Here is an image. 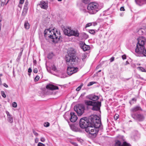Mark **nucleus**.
<instances>
[{"instance_id":"nucleus-9","label":"nucleus","mask_w":146,"mask_h":146,"mask_svg":"<svg viewBox=\"0 0 146 146\" xmlns=\"http://www.w3.org/2000/svg\"><path fill=\"white\" fill-rule=\"evenodd\" d=\"M131 117L134 120L140 122L143 121L145 119V116L144 115L139 113L132 115Z\"/></svg>"},{"instance_id":"nucleus-32","label":"nucleus","mask_w":146,"mask_h":146,"mask_svg":"<svg viewBox=\"0 0 146 146\" xmlns=\"http://www.w3.org/2000/svg\"><path fill=\"white\" fill-rule=\"evenodd\" d=\"M5 0H1V6H3L5 3Z\"/></svg>"},{"instance_id":"nucleus-43","label":"nucleus","mask_w":146,"mask_h":146,"mask_svg":"<svg viewBox=\"0 0 146 146\" xmlns=\"http://www.w3.org/2000/svg\"><path fill=\"white\" fill-rule=\"evenodd\" d=\"M92 24L91 23H89L87 24L85 26V28H87L88 27L91 26L92 25Z\"/></svg>"},{"instance_id":"nucleus-53","label":"nucleus","mask_w":146,"mask_h":146,"mask_svg":"<svg viewBox=\"0 0 146 146\" xmlns=\"http://www.w3.org/2000/svg\"><path fill=\"white\" fill-rule=\"evenodd\" d=\"M120 10L121 11H125V9L123 7H121L120 8Z\"/></svg>"},{"instance_id":"nucleus-3","label":"nucleus","mask_w":146,"mask_h":146,"mask_svg":"<svg viewBox=\"0 0 146 146\" xmlns=\"http://www.w3.org/2000/svg\"><path fill=\"white\" fill-rule=\"evenodd\" d=\"M68 55L66 58V60L67 64H70V62H78L79 60L76 56V52L74 49L70 48L68 52Z\"/></svg>"},{"instance_id":"nucleus-18","label":"nucleus","mask_w":146,"mask_h":146,"mask_svg":"<svg viewBox=\"0 0 146 146\" xmlns=\"http://www.w3.org/2000/svg\"><path fill=\"white\" fill-rule=\"evenodd\" d=\"M46 88L48 89H49L51 90L58 89V88L57 86H56L54 85L49 84L46 86Z\"/></svg>"},{"instance_id":"nucleus-52","label":"nucleus","mask_w":146,"mask_h":146,"mask_svg":"<svg viewBox=\"0 0 146 146\" xmlns=\"http://www.w3.org/2000/svg\"><path fill=\"white\" fill-rule=\"evenodd\" d=\"M38 138H36L35 139V143H37L38 142Z\"/></svg>"},{"instance_id":"nucleus-13","label":"nucleus","mask_w":146,"mask_h":146,"mask_svg":"<svg viewBox=\"0 0 146 146\" xmlns=\"http://www.w3.org/2000/svg\"><path fill=\"white\" fill-rule=\"evenodd\" d=\"M115 146H131V145L126 141L121 142L120 141L117 140L115 141Z\"/></svg>"},{"instance_id":"nucleus-17","label":"nucleus","mask_w":146,"mask_h":146,"mask_svg":"<svg viewBox=\"0 0 146 146\" xmlns=\"http://www.w3.org/2000/svg\"><path fill=\"white\" fill-rule=\"evenodd\" d=\"M72 30H71L69 28H68L64 29V33L65 35L69 36H72Z\"/></svg>"},{"instance_id":"nucleus-29","label":"nucleus","mask_w":146,"mask_h":146,"mask_svg":"<svg viewBox=\"0 0 146 146\" xmlns=\"http://www.w3.org/2000/svg\"><path fill=\"white\" fill-rule=\"evenodd\" d=\"M51 69L54 71H57V69L54 65H53L51 67Z\"/></svg>"},{"instance_id":"nucleus-37","label":"nucleus","mask_w":146,"mask_h":146,"mask_svg":"<svg viewBox=\"0 0 146 146\" xmlns=\"http://www.w3.org/2000/svg\"><path fill=\"white\" fill-rule=\"evenodd\" d=\"M96 83L95 82H89L87 85V86H91L93 84H94L95 83Z\"/></svg>"},{"instance_id":"nucleus-63","label":"nucleus","mask_w":146,"mask_h":146,"mask_svg":"<svg viewBox=\"0 0 146 146\" xmlns=\"http://www.w3.org/2000/svg\"><path fill=\"white\" fill-rule=\"evenodd\" d=\"M2 83H1V80H0V85H1Z\"/></svg>"},{"instance_id":"nucleus-1","label":"nucleus","mask_w":146,"mask_h":146,"mask_svg":"<svg viewBox=\"0 0 146 146\" xmlns=\"http://www.w3.org/2000/svg\"><path fill=\"white\" fill-rule=\"evenodd\" d=\"M86 98L90 100H85L84 102L86 105L88 106H92V110L93 111H100V108L101 105V103L100 102H95L99 99L98 96L94 94H92L88 95Z\"/></svg>"},{"instance_id":"nucleus-38","label":"nucleus","mask_w":146,"mask_h":146,"mask_svg":"<svg viewBox=\"0 0 146 146\" xmlns=\"http://www.w3.org/2000/svg\"><path fill=\"white\" fill-rule=\"evenodd\" d=\"M89 31L90 33L92 34H94L95 33V31L93 29L90 30Z\"/></svg>"},{"instance_id":"nucleus-15","label":"nucleus","mask_w":146,"mask_h":146,"mask_svg":"<svg viewBox=\"0 0 146 146\" xmlns=\"http://www.w3.org/2000/svg\"><path fill=\"white\" fill-rule=\"evenodd\" d=\"M40 7L42 9H46L48 7V3L43 1H40L39 4Z\"/></svg>"},{"instance_id":"nucleus-25","label":"nucleus","mask_w":146,"mask_h":146,"mask_svg":"<svg viewBox=\"0 0 146 146\" xmlns=\"http://www.w3.org/2000/svg\"><path fill=\"white\" fill-rule=\"evenodd\" d=\"M8 120L9 122L11 123L13 122V117L11 115L8 117Z\"/></svg>"},{"instance_id":"nucleus-20","label":"nucleus","mask_w":146,"mask_h":146,"mask_svg":"<svg viewBox=\"0 0 146 146\" xmlns=\"http://www.w3.org/2000/svg\"><path fill=\"white\" fill-rule=\"evenodd\" d=\"M70 126L71 129L74 131L78 132L80 131V129L74 125H70Z\"/></svg>"},{"instance_id":"nucleus-19","label":"nucleus","mask_w":146,"mask_h":146,"mask_svg":"<svg viewBox=\"0 0 146 146\" xmlns=\"http://www.w3.org/2000/svg\"><path fill=\"white\" fill-rule=\"evenodd\" d=\"M93 124L94 123H91V122L90 123L88 126L85 128V131L87 133H90L91 129H92L94 127Z\"/></svg>"},{"instance_id":"nucleus-22","label":"nucleus","mask_w":146,"mask_h":146,"mask_svg":"<svg viewBox=\"0 0 146 146\" xmlns=\"http://www.w3.org/2000/svg\"><path fill=\"white\" fill-rule=\"evenodd\" d=\"M145 30L144 29L141 28L138 31V34L140 35H143L145 32Z\"/></svg>"},{"instance_id":"nucleus-36","label":"nucleus","mask_w":146,"mask_h":146,"mask_svg":"<svg viewBox=\"0 0 146 146\" xmlns=\"http://www.w3.org/2000/svg\"><path fill=\"white\" fill-rule=\"evenodd\" d=\"M34 135L36 136H38V134L37 132H36L34 129H32Z\"/></svg>"},{"instance_id":"nucleus-2","label":"nucleus","mask_w":146,"mask_h":146,"mask_svg":"<svg viewBox=\"0 0 146 146\" xmlns=\"http://www.w3.org/2000/svg\"><path fill=\"white\" fill-rule=\"evenodd\" d=\"M97 118V115H92L89 116L88 118L86 117L82 118L80 121V126L82 128L85 129L88 126L90 123H92L94 121L96 120Z\"/></svg>"},{"instance_id":"nucleus-55","label":"nucleus","mask_w":146,"mask_h":146,"mask_svg":"<svg viewBox=\"0 0 146 146\" xmlns=\"http://www.w3.org/2000/svg\"><path fill=\"white\" fill-rule=\"evenodd\" d=\"M3 86L6 88L8 87V85L5 83H4L3 84Z\"/></svg>"},{"instance_id":"nucleus-60","label":"nucleus","mask_w":146,"mask_h":146,"mask_svg":"<svg viewBox=\"0 0 146 146\" xmlns=\"http://www.w3.org/2000/svg\"><path fill=\"white\" fill-rule=\"evenodd\" d=\"M21 4L20 5V4H19V5H18V7H20V8H21L22 7V5H21Z\"/></svg>"},{"instance_id":"nucleus-45","label":"nucleus","mask_w":146,"mask_h":146,"mask_svg":"<svg viewBox=\"0 0 146 146\" xmlns=\"http://www.w3.org/2000/svg\"><path fill=\"white\" fill-rule=\"evenodd\" d=\"M33 71L35 73H36L38 72V70L37 68H35L33 70Z\"/></svg>"},{"instance_id":"nucleus-21","label":"nucleus","mask_w":146,"mask_h":146,"mask_svg":"<svg viewBox=\"0 0 146 146\" xmlns=\"http://www.w3.org/2000/svg\"><path fill=\"white\" fill-rule=\"evenodd\" d=\"M72 36H74L76 37L78 36L79 35V33L78 30L74 31L72 30Z\"/></svg>"},{"instance_id":"nucleus-23","label":"nucleus","mask_w":146,"mask_h":146,"mask_svg":"<svg viewBox=\"0 0 146 146\" xmlns=\"http://www.w3.org/2000/svg\"><path fill=\"white\" fill-rule=\"evenodd\" d=\"M28 8H23V11L22 14V16H25L26 15L27 12Z\"/></svg>"},{"instance_id":"nucleus-44","label":"nucleus","mask_w":146,"mask_h":146,"mask_svg":"<svg viewBox=\"0 0 146 146\" xmlns=\"http://www.w3.org/2000/svg\"><path fill=\"white\" fill-rule=\"evenodd\" d=\"M40 77L38 76H36L35 78V80L37 81L39 79Z\"/></svg>"},{"instance_id":"nucleus-27","label":"nucleus","mask_w":146,"mask_h":146,"mask_svg":"<svg viewBox=\"0 0 146 146\" xmlns=\"http://www.w3.org/2000/svg\"><path fill=\"white\" fill-rule=\"evenodd\" d=\"M136 101V99L134 98H133L130 101L129 103L131 104H132L134 103V102H135Z\"/></svg>"},{"instance_id":"nucleus-62","label":"nucleus","mask_w":146,"mask_h":146,"mask_svg":"<svg viewBox=\"0 0 146 146\" xmlns=\"http://www.w3.org/2000/svg\"><path fill=\"white\" fill-rule=\"evenodd\" d=\"M129 62L127 61H126V65L127 64H129Z\"/></svg>"},{"instance_id":"nucleus-5","label":"nucleus","mask_w":146,"mask_h":146,"mask_svg":"<svg viewBox=\"0 0 146 146\" xmlns=\"http://www.w3.org/2000/svg\"><path fill=\"white\" fill-rule=\"evenodd\" d=\"M94 123V127L91 129L90 133H89L93 137H96L99 131V128L101 125L100 119L98 116L96 120L92 122Z\"/></svg>"},{"instance_id":"nucleus-42","label":"nucleus","mask_w":146,"mask_h":146,"mask_svg":"<svg viewBox=\"0 0 146 146\" xmlns=\"http://www.w3.org/2000/svg\"><path fill=\"white\" fill-rule=\"evenodd\" d=\"M114 57L113 56L111 57L110 59V60L111 62H113L114 60Z\"/></svg>"},{"instance_id":"nucleus-47","label":"nucleus","mask_w":146,"mask_h":146,"mask_svg":"<svg viewBox=\"0 0 146 146\" xmlns=\"http://www.w3.org/2000/svg\"><path fill=\"white\" fill-rule=\"evenodd\" d=\"M21 57L19 56H18L16 60V61L17 62H19L20 59V58H21Z\"/></svg>"},{"instance_id":"nucleus-8","label":"nucleus","mask_w":146,"mask_h":146,"mask_svg":"<svg viewBox=\"0 0 146 146\" xmlns=\"http://www.w3.org/2000/svg\"><path fill=\"white\" fill-rule=\"evenodd\" d=\"M74 109L77 113L78 115L80 116L84 112L85 107L84 105L82 104H78L74 106Z\"/></svg>"},{"instance_id":"nucleus-46","label":"nucleus","mask_w":146,"mask_h":146,"mask_svg":"<svg viewBox=\"0 0 146 146\" xmlns=\"http://www.w3.org/2000/svg\"><path fill=\"white\" fill-rule=\"evenodd\" d=\"M45 139L44 137H42L40 138V141L42 142H44L45 141Z\"/></svg>"},{"instance_id":"nucleus-31","label":"nucleus","mask_w":146,"mask_h":146,"mask_svg":"<svg viewBox=\"0 0 146 146\" xmlns=\"http://www.w3.org/2000/svg\"><path fill=\"white\" fill-rule=\"evenodd\" d=\"M139 69L142 72H146V70L143 68L141 67H138Z\"/></svg>"},{"instance_id":"nucleus-64","label":"nucleus","mask_w":146,"mask_h":146,"mask_svg":"<svg viewBox=\"0 0 146 146\" xmlns=\"http://www.w3.org/2000/svg\"><path fill=\"white\" fill-rule=\"evenodd\" d=\"M48 58L49 59H50V58H51V57H49V55L48 56Z\"/></svg>"},{"instance_id":"nucleus-11","label":"nucleus","mask_w":146,"mask_h":146,"mask_svg":"<svg viewBox=\"0 0 146 146\" xmlns=\"http://www.w3.org/2000/svg\"><path fill=\"white\" fill-rule=\"evenodd\" d=\"M138 46L139 48H141L142 46H144V45L146 41L145 38L143 36H140L137 38Z\"/></svg>"},{"instance_id":"nucleus-59","label":"nucleus","mask_w":146,"mask_h":146,"mask_svg":"<svg viewBox=\"0 0 146 146\" xmlns=\"http://www.w3.org/2000/svg\"><path fill=\"white\" fill-rule=\"evenodd\" d=\"M94 26H96L97 25V23H93Z\"/></svg>"},{"instance_id":"nucleus-16","label":"nucleus","mask_w":146,"mask_h":146,"mask_svg":"<svg viewBox=\"0 0 146 146\" xmlns=\"http://www.w3.org/2000/svg\"><path fill=\"white\" fill-rule=\"evenodd\" d=\"M80 47L84 51H87L89 50L90 49V46L88 45H86L84 43H82V44H81Z\"/></svg>"},{"instance_id":"nucleus-4","label":"nucleus","mask_w":146,"mask_h":146,"mask_svg":"<svg viewBox=\"0 0 146 146\" xmlns=\"http://www.w3.org/2000/svg\"><path fill=\"white\" fill-rule=\"evenodd\" d=\"M101 9L99 4L96 2H90L87 7L88 13L91 15L96 14Z\"/></svg>"},{"instance_id":"nucleus-56","label":"nucleus","mask_w":146,"mask_h":146,"mask_svg":"<svg viewBox=\"0 0 146 146\" xmlns=\"http://www.w3.org/2000/svg\"><path fill=\"white\" fill-rule=\"evenodd\" d=\"M36 60H34L33 61V64H34V65H36Z\"/></svg>"},{"instance_id":"nucleus-41","label":"nucleus","mask_w":146,"mask_h":146,"mask_svg":"<svg viewBox=\"0 0 146 146\" xmlns=\"http://www.w3.org/2000/svg\"><path fill=\"white\" fill-rule=\"evenodd\" d=\"M37 146H45V145L43 143L40 142H39Z\"/></svg>"},{"instance_id":"nucleus-39","label":"nucleus","mask_w":146,"mask_h":146,"mask_svg":"<svg viewBox=\"0 0 146 146\" xmlns=\"http://www.w3.org/2000/svg\"><path fill=\"white\" fill-rule=\"evenodd\" d=\"M82 86V85H81L80 86H78V88H77L76 89V91H79L80 89H81Z\"/></svg>"},{"instance_id":"nucleus-57","label":"nucleus","mask_w":146,"mask_h":146,"mask_svg":"<svg viewBox=\"0 0 146 146\" xmlns=\"http://www.w3.org/2000/svg\"><path fill=\"white\" fill-rule=\"evenodd\" d=\"M22 54V52H20L19 53L18 56H19V57H21V56Z\"/></svg>"},{"instance_id":"nucleus-26","label":"nucleus","mask_w":146,"mask_h":146,"mask_svg":"<svg viewBox=\"0 0 146 146\" xmlns=\"http://www.w3.org/2000/svg\"><path fill=\"white\" fill-rule=\"evenodd\" d=\"M143 0H135V1L137 4L141 6L142 4V1Z\"/></svg>"},{"instance_id":"nucleus-50","label":"nucleus","mask_w":146,"mask_h":146,"mask_svg":"<svg viewBox=\"0 0 146 146\" xmlns=\"http://www.w3.org/2000/svg\"><path fill=\"white\" fill-rule=\"evenodd\" d=\"M6 113L7 115V117H9L11 115H10L9 114V112L8 111H6Z\"/></svg>"},{"instance_id":"nucleus-10","label":"nucleus","mask_w":146,"mask_h":146,"mask_svg":"<svg viewBox=\"0 0 146 146\" xmlns=\"http://www.w3.org/2000/svg\"><path fill=\"white\" fill-rule=\"evenodd\" d=\"M135 51L138 54H142L143 55L146 56V49H145L144 46H142L141 48H139V47L137 45V48L135 49Z\"/></svg>"},{"instance_id":"nucleus-54","label":"nucleus","mask_w":146,"mask_h":146,"mask_svg":"<svg viewBox=\"0 0 146 146\" xmlns=\"http://www.w3.org/2000/svg\"><path fill=\"white\" fill-rule=\"evenodd\" d=\"M32 71V70L31 68H29L28 70V72L29 73H31Z\"/></svg>"},{"instance_id":"nucleus-34","label":"nucleus","mask_w":146,"mask_h":146,"mask_svg":"<svg viewBox=\"0 0 146 146\" xmlns=\"http://www.w3.org/2000/svg\"><path fill=\"white\" fill-rule=\"evenodd\" d=\"M13 107L14 108H16L17 106V104L16 102H13L12 104Z\"/></svg>"},{"instance_id":"nucleus-58","label":"nucleus","mask_w":146,"mask_h":146,"mask_svg":"<svg viewBox=\"0 0 146 146\" xmlns=\"http://www.w3.org/2000/svg\"><path fill=\"white\" fill-rule=\"evenodd\" d=\"M86 94V93H83V94H81V96H84L85 95V94Z\"/></svg>"},{"instance_id":"nucleus-49","label":"nucleus","mask_w":146,"mask_h":146,"mask_svg":"<svg viewBox=\"0 0 146 146\" xmlns=\"http://www.w3.org/2000/svg\"><path fill=\"white\" fill-rule=\"evenodd\" d=\"M25 0H20L19 3L21 4H22L23 3Z\"/></svg>"},{"instance_id":"nucleus-51","label":"nucleus","mask_w":146,"mask_h":146,"mask_svg":"<svg viewBox=\"0 0 146 146\" xmlns=\"http://www.w3.org/2000/svg\"><path fill=\"white\" fill-rule=\"evenodd\" d=\"M72 144L75 146H77L78 145L77 143L74 142H72L71 143Z\"/></svg>"},{"instance_id":"nucleus-35","label":"nucleus","mask_w":146,"mask_h":146,"mask_svg":"<svg viewBox=\"0 0 146 146\" xmlns=\"http://www.w3.org/2000/svg\"><path fill=\"white\" fill-rule=\"evenodd\" d=\"M49 123L48 122H45L44 124V126L46 127H48L49 126Z\"/></svg>"},{"instance_id":"nucleus-7","label":"nucleus","mask_w":146,"mask_h":146,"mask_svg":"<svg viewBox=\"0 0 146 146\" xmlns=\"http://www.w3.org/2000/svg\"><path fill=\"white\" fill-rule=\"evenodd\" d=\"M78 62H70V64H67L68 67L67 68V74L69 75H71L72 74L76 72L78 68L77 67H74V65L77 64Z\"/></svg>"},{"instance_id":"nucleus-6","label":"nucleus","mask_w":146,"mask_h":146,"mask_svg":"<svg viewBox=\"0 0 146 146\" xmlns=\"http://www.w3.org/2000/svg\"><path fill=\"white\" fill-rule=\"evenodd\" d=\"M44 34L45 36L48 34L49 35L48 37L52 39V41L55 43L57 42L59 40L60 37V36L58 38L56 33L54 32L53 31H50V29H48L45 30Z\"/></svg>"},{"instance_id":"nucleus-30","label":"nucleus","mask_w":146,"mask_h":146,"mask_svg":"<svg viewBox=\"0 0 146 146\" xmlns=\"http://www.w3.org/2000/svg\"><path fill=\"white\" fill-rule=\"evenodd\" d=\"M1 94L3 97L4 98H6V95H5L4 91H1Z\"/></svg>"},{"instance_id":"nucleus-40","label":"nucleus","mask_w":146,"mask_h":146,"mask_svg":"<svg viewBox=\"0 0 146 146\" xmlns=\"http://www.w3.org/2000/svg\"><path fill=\"white\" fill-rule=\"evenodd\" d=\"M119 117V115L118 114L115 115L114 116V119L115 120H117Z\"/></svg>"},{"instance_id":"nucleus-33","label":"nucleus","mask_w":146,"mask_h":146,"mask_svg":"<svg viewBox=\"0 0 146 146\" xmlns=\"http://www.w3.org/2000/svg\"><path fill=\"white\" fill-rule=\"evenodd\" d=\"M90 1V0H82L83 3L86 4L88 3Z\"/></svg>"},{"instance_id":"nucleus-28","label":"nucleus","mask_w":146,"mask_h":146,"mask_svg":"<svg viewBox=\"0 0 146 146\" xmlns=\"http://www.w3.org/2000/svg\"><path fill=\"white\" fill-rule=\"evenodd\" d=\"M29 4V2L27 0L25 1V3L24 8H28V5Z\"/></svg>"},{"instance_id":"nucleus-12","label":"nucleus","mask_w":146,"mask_h":146,"mask_svg":"<svg viewBox=\"0 0 146 146\" xmlns=\"http://www.w3.org/2000/svg\"><path fill=\"white\" fill-rule=\"evenodd\" d=\"M139 110L142 111V109L140 106H136L131 109L130 111L131 117H132V115L136 114L138 113V112H136Z\"/></svg>"},{"instance_id":"nucleus-48","label":"nucleus","mask_w":146,"mask_h":146,"mask_svg":"<svg viewBox=\"0 0 146 146\" xmlns=\"http://www.w3.org/2000/svg\"><path fill=\"white\" fill-rule=\"evenodd\" d=\"M122 58L123 59V60L125 59L126 58V56L125 55H123L122 56Z\"/></svg>"},{"instance_id":"nucleus-24","label":"nucleus","mask_w":146,"mask_h":146,"mask_svg":"<svg viewBox=\"0 0 146 146\" xmlns=\"http://www.w3.org/2000/svg\"><path fill=\"white\" fill-rule=\"evenodd\" d=\"M24 26L26 29H28L30 28V25L27 21L25 22Z\"/></svg>"},{"instance_id":"nucleus-61","label":"nucleus","mask_w":146,"mask_h":146,"mask_svg":"<svg viewBox=\"0 0 146 146\" xmlns=\"http://www.w3.org/2000/svg\"><path fill=\"white\" fill-rule=\"evenodd\" d=\"M21 52H22V53L23 50V49L22 48H21Z\"/></svg>"},{"instance_id":"nucleus-14","label":"nucleus","mask_w":146,"mask_h":146,"mask_svg":"<svg viewBox=\"0 0 146 146\" xmlns=\"http://www.w3.org/2000/svg\"><path fill=\"white\" fill-rule=\"evenodd\" d=\"M70 115V120L71 122H74L76 121L78 117L77 115H75L74 112H71Z\"/></svg>"}]
</instances>
